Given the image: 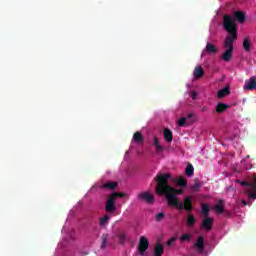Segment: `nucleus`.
<instances>
[{
	"instance_id": "dca6fc26",
	"label": "nucleus",
	"mask_w": 256,
	"mask_h": 256,
	"mask_svg": "<svg viewBox=\"0 0 256 256\" xmlns=\"http://www.w3.org/2000/svg\"><path fill=\"white\" fill-rule=\"evenodd\" d=\"M229 105L225 104V103H218L216 105V113H225V111H227L229 109Z\"/></svg>"
},
{
	"instance_id": "7ed1b4c3",
	"label": "nucleus",
	"mask_w": 256,
	"mask_h": 256,
	"mask_svg": "<svg viewBox=\"0 0 256 256\" xmlns=\"http://www.w3.org/2000/svg\"><path fill=\"white\" fill-rule=\"evenodd\" d=\"M236 183L241 184L242 187H248V196L251 199H256V185L253 184L251 176L248 178V181L236 180Z\"/></svg>"
},
{
	"instance_id": "6ab92c4d",
	"label": "nucleus",
	"mask_w": 256,
	"mask_h": 256,
	"mask_svg": "<svg viewBox=\"0 0 256 256\" xmlns=\"http://www.w3.org/2000/svg\"><path fill=\"white\" fill-rule=\"evenodd\" d=\"M154 147L157 153H163V151H165V147L161 146L158 137H154Z\"/></svg>"
},
{
	"instance_id": "c85d7f7f",
	"label": "nucleus",
	"mask_w": 256,
	"mask_h": 256,
	"mask_svg": "<svg viewBox=\"0 0 256 256\" xmlns=\"http://www.w3.org/2000/svg\"><path fill=\"white\" fill-rule=\"evenodd\" d=\"M109 238V234H102L101 236V240H102V244H101V249H105V247H107V239Z\"/></svg>"
},
{
	"instance_id": "5701e85b",
	"label": "nucleus",
	"mask_w": 256,
	"mask_h": 256,
	"mask_svg": "<svg viewBox=\"0 0 256 256\" xmlns=\"http://www.w3.org/2000/svg\"><path fill=\"white\" fill-rule=\"evenodd\" d=\"M117 182H106L103 184L104 189H110L111 191L117 189Z\"/></svg>"
},
{
	"instance_id": "79ce46f5",
	"label": "nucleus",
	"mask_w": 256,
	"mask_h": 256,
	"mask_svg": "<svg viewBox=\"0 0 256 256\" xmlns=\"http://www.w3.org/2000/svg\"><path fill=\"white\" fill-rule=\"evenodd\" d=\"M246 159H251V155H247V156H246Z\"/></svg>"
},
{
	"instance_id": "c9c22d12",
	"label": "nucleus",
	"mask_w": 256,
	"mask_h": 256,
	"mask_svg": "<svg viewBox=\"0 0 256 256\" xmlns=\"http://www.w3.org/2000/svg\"><path fill=\"white\" fill-rule=\"evenodd\" d=\"M176 240H177L176 238H171L170 240H168L167 246L171 247V245H173V242L176 241Z\"/></svg>"
},
{
	"instance_id": "7c9ffc66",
	"label": "nucleus",
	"mask_w": 256,
	"mask_h": 256,
	"mask_svg": "<svg viewBox=\"0 0 256 256\" xmlns=\"http://www.w3.org/2000/svg\"><path fill=\"white\" fill-rule=\"evenodd\" d=\"M186 119L190 121V123H195L197 118H195V113H189L187 114Z\"/></svg>"
},
{
	"instance_id": "a878e982",
	"label": "nucleus",
	"mask_w": 256,
	"mask_h": 256,
	"mask_svg": "<svg viewBox=\"0 0 256 256\" xmlns=\"http://www.w3.org/2000/svg\"><path fill=\"white\" fill-rule=\"evenodd\" d=\"M209 211H211V207H209V204H202V214L204 215V217H208L209 216Z\"/></svg>"
},
{
	"instance_id": "473e14b6",
	"label": "nucleus",
	"mask_w": 256,
	"mask_h": 256,
	"mask_svg": "<svg viewBox=\"0 0 256 256\" xmlns=\"http://www.w3.org/2000/svg\"><path fill=\"white\" fill-rule=\"evenodd\" d=\"M163 219H165V213L159 212L158 214H156L155 220H156L157 222L163 221Z\"/></svg>"
},
{
	"instance_id": "412c9836",
	"label": "nucleus",
	"mask_w": 256,
	"mask_h": 256,
	"mask_svg": "<svg viewBox=\"0 0 256 256\" xmlns=\"http://www.w3.org/2000/svg\"><path fill=\"white\" fill-rule=\"evenodd\" d=\"M133 141H134V143H143V141H145V139L143 138V134H141V132L137 131L133 135Z\"/></svg>"
},
{
	"instance_id": "1a4fd4ad",
	"label": "nucleus",
	"mask_w": 256,
	"mask_h": 256,
	"mask_svg": "<svg viewBox=\"0 0 256 256\" xmlns=\"http://www.w3.org/2000/svg\"><path fill=\"white\" fill-rule=\"evenodd\" d=\"M202 229H206V231H211L213 229V218L206 217L201 224Z\"/></svg>"
},
{
	"instance_id": "4be33fe9",
	"label": "nucleus",
	"mask_w": 256,
	"mask_h": 256,
	"mask_svg": "<svg viewBox=\"0 0 256 256\" xmlns=\"http://www.w3.org/2000/svg\"><path fill=\"white\" fill-rule=\"evenodd\" d=\"M185 173L188 177H193V175H195V168L193 167V164H188L186 166Z\"/></svg>"
},
{
	"instance_id": "9b49d317",
	"label": "nucleus",
	"mask_w": 256,
	"mask_h": 256,
	"mask_svg": "<svg viewBox=\"0 0 256 256\" xmlns=\"http://www.w3.org/2000/svg\"><path fill=\"white\" fill-rule=\"evenodd\" d=\"M193 201H192V198L191 196H187L184 198V206H183V209L185 211H187L188 213H190V211H193Z\"/></svg>"
},
{
	"instance_id": "f03ea898",
	"label": "nucleus",
	"mask_w": 256,
	"mask_h": 256,
	"mask_svg": "<svg viewBox=\"0 0 256 256\" xmlns=\"http://www.w3.org/2000/svg\"><path fill=\"white\" fill-rule=\"evenodd\" d=\"M223 28L228 33L226 36L223 47L225 52L222 54L221 58L226 63H229L233 58V44L237 41V22L235 19L229 15H224L223 17Z\"/></svg>"
},
{
	"instance_id": "f257e3e1",
	"label": "nucleus",
	"mask_w": 256,
	"mask_h": 256,
	"mask_svg": "<svg viewBox=\"0 0 256 256\" xmlns=\"http://www.w3.org/2000/svg\"><path fill=\"white\" fill-rule=\"evenodd\" d=\"M169 179H171V174H157L154 178L156 182V193L158 195H164L168 205L171 207H176L179 211L183 210V202L179 201L177 195H183V189H175L173 186L169 185Z\"/></svg>"
},
{
	"instance_id": "c756f323",
	"label": "nucleus",
	"mask_w": 256,
	"mask_h": 256,
	"mask_svg": "<svg viewBox=\"0 0 256 256\" xmlns=\"http://www.w3.org/2000/svg\"><path fill=\"white\" fill-rule=\"evenodd\" d=\"M115 200L117 199V197H120L121 199H123V197H126L127 194L123 193V192H114L112 194H110Z\"/></svg>"
},
{
	"instance_id": "58836bf2",
	"label": "nucleus",
	"mask_w": 256,
	"mask_h": 256,
	"mask_svg": "<svg viewBox=\"0 0 256 256\" xmlns=\"http://www.w3.org/2000/svg\"><path fill=\"white\" fill-rule=\"evenodd\" d=\"M245 169L246 171H249V169H253V164H246Z\"/></svg>"
},
{
	"instance_id": "393cba45",
	"label": "nucleus",
	"mask_w": 256,
	"mask_h": 256,
	"mask_svg": "<svg viewBox=\"0 0 256 256\" xmlns=\"http://www.w3.org/2000/svg\"><path fill=\"white\" fill-rule=\"evenodd\" d=\"M117 237L120 245H125V241H127V234H125V232H120L118 233Z\"/></svg>"
},
{
	"instance_id": "f8f14e48",
	"label": "nucleus",
	"mask_w": 256,
	"mask_h": 256,
	"mask_svg": "<svg viewBox=\"0 0 256 256\" xmlns=\"http://www.w3.org/2000/svg\"><path fill=\"white\" fill-rule=\"evenodd\" d=\"M224 203H225V201H223V200L220 199V200L218 201V203L212 207V209H213L214 211H216V213H219V214L221 215V214H223L224 211H225V205H224Z\"/></svg>"
},
{
	"instance_id": "f704fd0d",
	"label": "nucleus",
	"mask_w": 256,
	"mask_h": 256,
	"mask_svg": "<svg viewBox=\"0 0 256 256\" xmlns=\"http://www.w3.org/2000/svg\"><path fill=\"white\" fill-rule=\"evenodd\" d=\"M181 241L185 242V241H190L191 240V234H184L181 236Z\"/></svg>"
},
{
	"instance_id": "f3484780",
	"label": "nucleus",
	"mask_w": 256,
	"mask_h": 256,
	"mask_svg": "<svg viewBox=\"0 0 256 256\" xmlns=\"http://www.w3.org/2000/svg\"><path fill=\"white\" fill-rule=\"evenodd\" d=\"M242 46L244 51L249 53L251 51V39L249 37L244 38Z\"/></svg>"
},
{
	"instance_id": "72a5a7b5",
	"label": "nucleus",
	"mask_w": 256,
	"mask_h": 256,
	"mask_svg": "<svg viewBox=\"0 0 256 256\" xmlns=\"http://www.w3.org/2000/svg\"><path fill=\"white\" fill-rule=\"evenodd\" d=\"M178 125H179V127H185V125H187V118L181 117V118L178 120Z\"/></svg>"
},
{
	"instance_id": "b1692460",
	"label": "nucleus",
	"mask_w": 256,
	"mask_h": 256,
	"mask_svg": "<svg viewBox=\"0 0 256 256\" xmlns=\"http://www.w3.org/2000/svg\"><path fill=\"white\" fill-rule=\"evenodd\" d=\"M197 223V219H195V216L193 214H189L187 216V225L188 227H193Z\"/></svg>"
},
{
	"instance_id": "bb28decb",
	"label": "nucleus",
	"mask_w": 256,
	"mask_h": 256,
	"mask_svg": "<svg viewBox=\"0 0 256 256\" xmlns=\"http://www.w3.org/2000/svg\"><path fill=\"white\" fill-rule=\"evenodd\" d=\"M109 219V215H104L102 218H100V227H105V225H108Z\"/></svg>"
},
{
	"instance_id": "9d476101",
	"label": "nucleus",
	"mask_w": 256,
	"mask_h": 256,
	"mask_svg": "<svg viewBox=\"0 0 256 256\" xmlns=\"http://www.w3.org/2000/svg\"><path fill=\"white\" fill-rule=\"evenodd\" d=\"M244 89L247 91H253V89H256V78L251 77L249 80L245 82Z\"/></svg>"
},
{
	"instance_id": "20e7f679",
	"label": "nucleus",
	"mask_w": 256,
	"mask_h": 256,
	"mask_svg": "<svg viewBox=\"0 0 256 256\" xmlns=\"http://www.w3.org/2000/svg\"><path fill=\"white\" fill-rule=\"evenodd\" d=\"M149 249V239L145 236H141L138 243V253L139 255H145V252Z\"/></svg>"
},
{
	"instance_id": "423d86ee",
	"label": "nucleus",
	"mask_w": 256,
	"mask_h": 256,
	"mask_svg": "<svg viewBox=\"0 0 256 256\" xmlns=\"http://www.w3.org/2000/svg\"><path fill=\"white\" fill-rule=\"evenodd\" d=\"M115 199L110 195L106 200V213H115L117 211V205L115 204Z\"/></svg>"
},
{
	"instance_id": "39448f33",
	"label": "nucleus",
	"mask_w": 256,
	"mask_h": 256,
	"mask_svg": "<svg viewBox=\"0 0 256 256\" xmlns=\"http://www.w3.org/2000/svg\"><path fill=\"white\" fill-rule=\"evenodd\" d=\"M137 199L139 201H145L149 205L155 203V196H153V194H151V192L139 193L138 196H137Z\"/></svg>"
},
{
	"instance_id": "aec40b11",
	"label": "nucleus",
	"mask_w": 256,
	"mask_h": 256,
	"mask_svg": "<svg viewBox=\"0 0 256 256\" xmlns=\"http://www.w3.org/2000/svg\"><path fill=\"white\" fill-rule=\"evenodd\" d=\"M164 248L161 244H156L154 247V256H163Z\"/></svg>"
},
{
	"instance_id": "e433bc0d",
	"label": "nucleus",
	"mask_w": 256,
	"mask_h": 256,
	"mask_svg": "<svg viewBox=\"0 0 256 256\" xmlns=\"http://www.w3.org/2000/svg\"><path fill=\"white\" fill-rule=\"evenodd\" d=\"M190 97L195 101L197 99V93L195 91L191 92Z\"/></svg>"
},
{
	"instance_id": "2eb2a0df",
	"label": "nucleus",
	"mask_w": 256,
	"mask_h": 256,
	"mask_svg": "<svg viewBox=\"0 0 256 256\" xmlns=\"http://www.w3.org/2000/svg\"><path fill=\"white\" fill-rule=\"evenodd\" d=\"M234 19L239 23H245V13L243 11H236L234 13Z\"/></svg>"
},
{
	"instance_id": "ddd939ff",
	"label": "nucleus",
	"mask_w": 256,
	"mask_h": 256,
	"mask_svg": "<svg viewBox=\"0 0 256 256\" xmlns=\"http://www.w3.org/2000/svg\"><path fill=\"white\" fill-rule=\"evenodd\" d=\"M227 95H231V86L229 85L218 91V99H223Z\"/></svg>"
},
{
	"instance_id": "a211bd4d",
	"label": "nucleus",
	"mask_w": 256,
	"mask_h": 256,
	"mask_svg": "<svg viewBox=\"0 0 256 256\" xmlns=\"http://www.w3.org/2000/svg\"><path fill=\"white\" fill-rule=\"evenodd\" d=\"M164 139L167 143H171L173 141V132H171L169 128L164 129Z\"/></svg>"
},
{
	"instance_id": "0eeeda50",
	"label": "nucleus",
	"mask_w": 256,
	"mask_h": 256,
	"mask_svg": "<svg viewBox=\"0 0 256 256\" xmlns=\"http://www.w3.org/2000/svg\"><path fill=\"white\" fill-rule=\"evenodd\" d=\"M194 247L197 249L198 253H203V251H205V238L203 235L198 236Z\"/></svg>"
},
{
	"instance_id": "4468645a",
	"label": "nucleus",
	"mask_w": 256,
	"mask_h": 256,
	"mask_svg": "<svg viewBox=\"0 0 256 256\" xmlns=\"http://www.w3.org/2000/svg\"><path fill=\"white\" fill-rule=\"evenodd\" d=\"M193 75L195 79H201V77L205 75V70L203 69V67L198 66L194 69Z\"/></svg>"
},
{
	"instance_id": "cd10ccee",
	"label": "nucleus",
	"mask_w": 256,
	"mask_h": 256,
	"mask_svg": "<svg viewBox=\"0 0 256 256\" xmlns=\"http://www.w3.org/2000/svg\"><path fill=\"white\" fill-rule=\"evenodd\" d=\"M178 187H187V179L179 177L176 181Z\"/></svg>"
},
{
	"instance_id": "6e6552de",
	"label": "nucleus",
	"mask_w": 256,
	"mask_h": 256,
	"mask_svg": "<svg viewBox=\"0 0 256 256\" xmlns=\"http://www.w3.org/2000/svg\"><path fill=\"white\" fill-rule=\"evenodd\" d=\"M203 53H207L208 55H217V53H219V48H217L213 43H207Z\"/></svg>"
},
{
	"instance_id": "4c0bfd02",
	"label": "nucleus",
	"mask_w": 256,
	"mask_h": 256,
	"mask_svg": "<svg viewBox=\"0 0 256 256\" xmlns=\"http://www.w3.org/2000/svg\"><path fill=\"white\" fill-rule=\"evenodd\" d=\"M252 179V183L253 185H256V173L252 174V176H250Z\"/></svg>"
},
{
	"instance_id": "2f4dec72",
	"label": "nucleus",
	"mask_w": 256,
	"mask_h": 256,
	"mask_svg": "<svg viewBox=\"0 0 256 256\" xmlns=\"http://www.w3.org/2000/svg\"><path fill=\"white\" fill-rule=\"evenodd\" d=\"M192 191H194L195 193L199 192L201 189V184L199 182H196L193 184V186L191 187Z\"/></svg>"
},
{
	"instance_id": "a19ab883",
	"label": "nucleus",
	"mask_w": 256,
	"mask_h": 256,
	"mask_svg": "<svg viewBox=\"0 0 256 256\" xmlns=\"http://www.w3.org/2000/svg\"><path fill=\"white\" fill-rule=\"evenodd\" d=\"M202 111H207V107H203V108H202Z\"/></svg>"
},
{
	"instance_id": "ea45409f",
	"label": "nucleus",
	"mask_w": 256,
	"mask_h": 256,
	"mask_svg": "<svg viewBox=\"0 0 256 256\" xmlns=\"http://www.w3.org/2000/svg\"><path fill=\"white\" fill-rule=\"evenodd\" d=\"M243 205H247V201L242 200Z\"/></svg>"
}]
</instances>
